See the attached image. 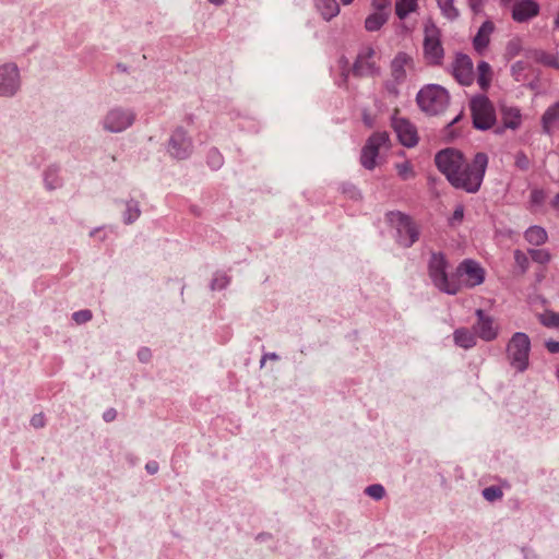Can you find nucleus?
<instances>
[{
  "instance_id": "1",
  "label": "nucleus",
  "mask_w": 559,
  "mask_h": 559,
  "mask_svg": "<svg viewBox=\"0 0 559 559\" xmlns=\"http://www.w3.org/2000/svg\"><path fill=\"white\" fill-rule=\"evenodd\" d=\"M488 164L489 157L485 152H477L469 158L456 147H447L435 155L437 169L453 188L466 193L480 190Z\"/></svg>"
},
{
  "instance_id": "2",
  "label": "nucleus",
  "mask_w": 559,
  "mask_h": 559,
  "mask_svg": "<svg viewBox=\"0 0 559 559\" xmlns=\"http://www.w3.org/2000/svg\"><path fill=\"white\" fill-rule=\"evenodd\" d=\"M448 265L442 252H433L428 263V273L435 286L445 294L455 295L463 287L474 288L486 280V270L476 260H463L452 273H448Z\"/></svg>"
},
{
  "instance_id": "3",
  "label": "nucleus",
  "mask_w": 559,
  "mask_h": 559,
  "mask_svg": "<svg viewBox=\"0 0 559 559\" xmlns=\"http://www.w3.org/2000/svg\"><path fill=\"white\" fill-rule=\"evenodd\" d=\"M453 79L463 86H471L475 81L483 93H487L493 82L495 72L489 62L480 60L476 70L472 58L463 52H456L451 62Z\"/></svg>"
},
{
  "instance_id": "4",
  "label": "nucleus",
  "mask_w": 559,
  "mask_h": 559,
  "mask_svg": "<svg viewBox=\"0 0 559 559\" xmlns=\"http://www.w3.org/2000/svg\"><path fill=\"white\" fill-rule=\"evenodd\" d=\"M513 258L516 274L524 275L531 271L533 282L538 284L546 278L552 254L544 248L528 249L526 252L516 249Z\"/></svg>"
},
{
  "instance_id": "5",
  "label": "nucleus",
  "mask_w": 559,
  "mask_h": 559,
  "mask_svg": "<svg viewBox=\"0 0 559 559\" xmlns=\"http://www.w3.org/2000/svg\"><path fill=\"white\" fill-rule=\"evenodd\" d=\"M423 58L428 67H442L445 59L442 31L431 19L423 26Z\"/></svg>"
},
{
  "instance_id": "6",
  "label": "nucleus",
  "mask_w": 559,
  "mask_h": 559,
  "mask_svg": "<svg viewBox=\"0 0 559 559\" xmlns=\"http://www.w3.org/2000/svg\"><path fill=\"white\" fill-rule=\"evenodd\" d=\"M416 102L425 112L438 115L448 107L450 94L439 84H427L417 93Z\"/></svg>"
},
{
  "instance_id": "7",
  "label": "nucleus",
  "mask_w": 559,
  "mask_h": 559,
  "mask_svg": "<svg viewBox=\"0 0 559 559\" xmlns=\"http://www.w3.org/2000/svg\"><path fill=\"white\" fill-rule=\"evenodd\" d=\"M531 340L525 333H514L506 347V357L516 371L523 372L528 368Z\"/></svg>"
},
{
  "instance_id": "8",
  "label": "nucleus",
  "mask_w": 559,
  "mask_h": 559,
  "mask_svg": "<svg viewBox=\"0 0 559 559\" xmlns=\"http://www.w3.org/2000/svg\"><path fill=\"white\" fill-rule=\"evenodd\" d=\"M469 110L476 129L489 130L496 126L497 115L493 104L485 94H478L471 98Z\"/></svg>"
},
{
  "instance_id": "9",
  "label": "nucleus",
  "mask_w": 559,
  "mask_h": 559,
  "mask_svg": "<svg viewBox=\"0 0 559 559\" xmlns=\"http://www.w3.org/2000/svg\"><path fill=\"white\" fill-rule=\"evenodd\" d=\"M386 219L405 240L406 246H412L419 239V229L411 216L400 211H392L386 214Z\"/></svg>"
},
{
  "instance_id": "10",
  "label": "nucleus",
  "mask_w": 559,
  "mask_h": 559,
  "mask_svg": "<svg viewBox=\"0 0 559 559\" xmlns=\"http://www.w3.org/2000/svg\"><path fill=\"white\" fill-rule=\"evenodd\" d=\"M390 136L386 131L374 132L369 136L361 151L360 162L367 169H373L381 147L388 146Z\"/></svg>"
},
{
  "instance_id": "11",
  "label": "nucleus",
  "mask_w": 559,
  "mask_h": 559,
  "mask_svg": "<svg viewBox=\"0 0 559 559\" xmlns=\"http://www.w3.org/2000/svg\"><path fill=\"white\" fill-rule=\"evenodd\" d=\"M379 70L378 55L372 47H364L353 66V73L357 76L372 75Z\"/></svg>"
},
{
  "instance_id": "12",
  "label": "nucleus",
  "mask_w": 559,
  "mask_h": 559,
  "mask_svg": "<svg viewBox=\"0 0 559 559\" xmlns=\"http://www.w3.org/2000/svg\"><path fill=\"white\" fill-rule=\"evenodd\" d=\"M500 124L497 127V133H503L507 130L516 131L523 124V115L519 107L500 104L499 105Z\"/></svg>"
},
{
  "instance_id": "13",
  "label": "nucleus",
  "mask_w": 559,
  "mask_h": 559,
  "mask_svg": "<svg viewBox=\"0 0 559 559\" xmlns=\"http://www.w3.org/2000/svg\"><path fill=\"white\" fill-rule=\"evenodd\" d=\"M392 127L399 141L404 146L413 147L418 143L419 136L417 129L408 119L395 116L392 120Z\"/></svg>"
},
{
  "instance_id": "14",
  "label": "nucleus",
  "mask_w": 559,
  "mask_h": 559,
  "mask_svg": "<svg viewBox=\"0 0 559 559\" xmlns=\"http://www.w3.org/2000/svg\"><path fill=\"white\" fill-rule=\"evenodd\" d=\"M539 13L540 4L536 0H519L511 8V17L516 23H527Z\"/></svg>"
},
{
  "instance_id": "15",
  "label": "nucleus",
  "mask_w": 559,
  "mask_h": 559,
  "mask_svg": "<svg viewBox=\"0 0 559 559\" xmlns=\"http://www.w3.org/2000/svg\"><path fill=\"white\" fill-rule=\"evenodd\" d=\"M477 322L474 331L477 336L486 342H491L498 337L499 328L495 324L493 319L486 314L484 310H476Z\"/></svg>"
},
{
  "instance_id": "16",
  "label": "nucleus",
  "mask_w": 559,
  "mask_h": 559,
  "mask_svg": "<svg viewBox=\"0 0 559 559\" xmlns=\"http://www.w3.org/2000/svg\"><path fill=\"white\" fill-rule=\"evenodd\" d=\"M20 75L16 66L3 64L0 67V95H12L19 87Z\"/></svg>"
},
{
  "instance_id": "17",
  "label": "nucleus",
  "mask_w": 559,
  "mask_h": 559,
  "mask_svg": "<svg viewBox=\"0 0 559 559\" xmlns=\"http://www.w3.org/2000/svg\"><path fill=\"white\" fill-rule=\"evenodd\" d=\"M495 31L496 25L490 20L485 21L480 25L472 40L473 49L477 55L484 56L487 52L491 41V35L493 34Z\"/></svg>"
},
{
  "instance_id": "18",
  "label": "nucleus",
  "mask_w": 559,
  "mask_h": 559,
  "mask_svg": "<svg viewBox=\"0 0 559 559\" xmlns=\"http://www.w3.org/2000/svg\"><path fill=\"white\" fill-rule=\"evenodd\" d=\"M133 117L122 109L110 110L105 118V127L109 131L120 132L131 126Z\"/></svg>"
},
{
  "instance_id": "19",
  "label": "nucleus",
  "mask_w": 559,
  "mask_h": 559,
  "mask_svg": "<svg viewBox=\"0 0 559 559\" xmlns=\"http://www.w3.org/2000/svg\"><path fill=\"white\" fill-rule=\"evenodd\" d=\"M414 59L406 52H399L392 61V72L396 80L404 79L407 70L414 69Z\"/></svg>"
},
{
  "instance_id": "20",
  "label": "nucleus",
  "mask_w": 559,
  "mask_h": 559,
  "mask_svg": "<svg viewBox=\"0 0 559 559\" xmlns=\"http://www.w3.org/2000/svg\"><path fill=\"white\" fill-rule=\"evenodd\" d=\"M190 146V142L183 131H176L170 138L169 147L173 156L177 158H182L188 148Z\"/></svg>"
},
{
  "instance_id": "21",
  "label": "nucleus",
  "mask_w": 559,
  "mask_h": 559,
  "mask_svg": "<svg viewBox=\"0 0 559 559\" xmlns=\"http://www.w3.org/2000/svg\"><path fill=\"white\" fill-rule=\"evenodd\" d=\"M223 164L224 158L216 147L207 148L201 157V165L210 171H217Z\"/></svg>"
},
{
  "instance_id": "22",
  "label": "nucleus",
  "mask_w": 559,
  "mask_h": 559,
  "mask_svg": "<svg viewBox=\"0 0 559 559\" xmlns=\"http://www.w3.org/2000/svg\"><path fill=\"white\" fill-rule=\"evenodd\" d=\"M419 10V0H394V12L396 17L404 22L406 17Z\"/></svg>"
},
{
  "instance_id": "23",
  "label": "nucleus",
  "mask_w": 559,
  "mask_h": 559,
  "mask_svg": "<svg viewBox=\"0 0 559 559\" xmlns=\"http://www.w3.org/2000/svg\"><path fill=\"white\" fill-rule=\"evenodd\" d=\"M524 239L531 246L540 247L548 241V233L544 227L533 225L524 231Z\"/></svg>"
},
{
  "instance_id": "24",
  "label": "nucleus",
  "mask_w": 559,
  "mask_h": 559,
  "mask_svg": "<svg viewBox=\"0 0 559 559\" xmlns=\"http://www.w3.org/2000/svg\"><path fill=\"white\" fill-rule=\"evenodd\" d=\"M543 128L547 133L559 124V102L547 108L542 117Z\"/></svg>"
},
{
  "instance_id": "25",
  "label": "nucleus",
  "mask_w": 559,
  "mask_h": 559,
  "mask_svg": "<svg viewBox=\"0 0 559 559\" xmlns=\"http://www.w3.org/2000/svg\"><path fill=\"white\" fill-rule=\"evenodd\" d=\"M388 12H372L365 20V28L368 32H377L388 22Z\"/></svg>"
},
{
  "instance_id": "26",
  "label": "nucleus",
  "mask_w": 559,
  "mask_h": 559,
  "mask_svg": "<svg viewBox=\"0 0 559 559\" xmlns=\"http://www.w3.org/2000/svg\"><path fill=\"white\" fill-rule=\"evenodd\" d=\"M316 5L325 20H331L340 12L336 0H316Z\"/></svg>"
},
{
  "instance_id": "27",
  "label": "nucleus",
  "mask_w": 559,
  "mask_h": 559,
  "mask_svg": "<svg viewBox=\"0 0 559 559\" xmlns=\"http://www.w3.org/2000/svg\"><path fill=\"white\" fill-rule=\"evenodd\" d=\"M454 341L456 345L466 349L476 345L475 334L465 328L454 332Z\"/></svg>"
},
{
  "instance_id": "28",
  "label": "nucleus",
  "mask_w": 559,
  "mask_h": 559,
  "mask_svg": "<svg viewBox=\"0 0 559 559\" xmlns=\"http://www.w3.org/2000/svg\"><path fill=\"white\" fill-rule=\"evenodd\" d=\"M548 198L546 190L542 188H533L530 193L528 207L535 212L543 206Z\"/></svg>"
},
{
  "instance_id": "29",
  "label": "nucleus",
  "mask_w": 559,
  "mask_h": 559,
  "mask_svg": "<svg viewBox=\"0 0 559 559\" xmlns=\"http://www.w3.org/2000/svg\"><path fill=\"white\" fill-rule=\"evenodd\" d=\"M538 320L547 329L559 330V312L551 309H546L538 314Z\"/></svg>"
},
{
  "instance_id": "30",
  "label": "nucleus",
  "mask_w": 559,
  "mask_h": 559,
  "mask_svg": "<svg viewBox=\"0 0 559 559\" xmlns=\"http://www.w3.org/2000/svg\"><path fill=\"white\" fill-rule=\"evenodd\" d=\"M535 61L544 67L554 68L559 70V59L556 53L547 51L535 52Z\"/></svg>"
},
{
  "instance_id": "31",
  "label": "nucleus",
  "mask_w": 559,
  "mask_h": 559,
  "mask_svg": "<svg viewBox=\"0 0 559 559\" xmlns=\"http://www.w3.org/2000/svg\"><path fill=\"white\" fill-rule=\"evenodd\" d=\"M395 169L399 178L404 181L414 178L416 175L413 163L407 158H404L401 163H397L395 165Z\"/></svg>"
},
{
  "instance_id": "32",
  "label": "nucleus",
  "mask_w": 559,
  "mask_h": 559,
  "mask_svg": "<svg viewBox=\"0 0 559 559\" xmlns=\"http://www.w3.org/2000/svg\"><path fill=\"white\" fill-rule=\"evenodd\" d=\"M437 4L445 17L454 20L459 16V10L454 5V0H437Z\"/></svg>"
},
{
  "instance_id": "33",
  "label": "nucleus",
  "mask_w": 559,
  "mask_h": 559,
  "mask_svg": "<svg viewBox=\"0 0 559 559\" xmlns=\"http://www.w3.org/2000/svg\"><path fill=\"white\" fill-rule=\"evenodd\" d=\"M45 185L49 190H55L61 186L60 177L55 169H48L45 173Z\"/></svg>"
},
{
  "instance_id": "34",
  "label": "nucleus",
  "mask_w": 559,
  "mask_h": 559,
  "mask_svg": "<svg viewBox=\"0 0 559 559\" xmlns=\"http://www.w3.org/2000/svg\"><path fill=\"white\" fill-rule=\"evenodd\" d=\"M229 276H227L225 273H217L212 280L211 288L213 290H223L229 285Z\"/></svg>"
},
{
  "instance_id": "35",
  "label": "nucleus",
  "mask_w": 559,
  "mask_h": 559,
  "mask_svg": "<svg viewBox=\"0 0 559 559\" xmlns=\"http://www.w3.org/2000/svg\"><path fill=\"white\" fill-rule=\"evenodd\" d=\"M502 495V488L499 486L487 487L483 490L484 498L489 502H493L500 499Z\"/></svg>"
},
{
  "instance_id": "36",
  "label": "nucleus",
  "mask_w": 559,
  "mask_h": 559,
  "mask_svg": "<svg viewBox=\"0 0 559 559\" xmlns=\"http://www.w3.org/2000/svg\"><path fill=\"white\" fill-rule=\"evenodd\" d=\"M365 492L374 500H380L385 496V489L380 484H373L365 489Z\"/></svg>"
},
{
  "instance_id": "37",
  "label": "nucleus",
  "mask_w": 559,
  "mask_h": 559,
  "mask_svg": "<svg viewBox=\"0 0 559 559\" xmlns=\"http://www.w3.org/2000/svg\"><path fill=\"white\" fill-rule=\"evenodd\" d=\"M464 219V206L462 204L457 205L452 214V216L449 218V224L451 226H457L460 225Z\"/></svg>"
},
{
  "instance_id": "38",
  "label": "nucleus",
  "mask_w": 559,
  "mask_h": 559,
  "mask_svg": "<svg viewBox=\"0 0 559 559\" xmlns=\"http://www.w3.org/2000/svg\"><path fill=\"white\" fill-rule=\"evenodd\" d=\"M92 312L87 309L80 310L73 313V320L76 324H83L92 319Z\"/></svg>"
},
{
  "instance_id": "39",
  "label": "nucleus",
  "mask_w": 559,
  "mask_h": 559,
  "mask_svg": "<svg viewBox=\"0 0 559 559\" xmlns=\"http://www.w3.org/2000/svg\"><path fill=\"white\" fill-rule=\"evenodd\" d=\"M374 12H386L391 5V0H371Z\"/></svg>"
},
{
  "instance_id": "40",
  "label": "nucleus",
  "mask_w": 559,
  "mask_h": 559,
  "mask_svg": "<svg viewBox=\"0 0 559 559\" xmlns=\"http://www.w3.org/2000/svg\"><path fill=\"white\" fill-rule=\"evenodd\" d=\"M46 424V417L43 413L36 414L31 419V425L36 428H43Z\"/></svg>"
},
{
  "instance_id": "41",
  "label": "nucleus",
  "mask_w": 559,
  "mask_h": 559,
  "mask_svg": "<svg viewBox=\"0 0 559 559\" xmlns=\"http://www.w3.org/2000/svg\"><path fill=\"white\" fill-rule=\"evenodd\" d=\"M140 216V210L136 205H129L127 209V222L131 223Z\"/></svg>"
},
{
  "instance_id": "42",
  "label": "nucleus",
  "mask_w": 559,
  "mask_h": 559,
  "mask_svg": "<svg viewBox=\"0 0 559 559\" xmlns=\"http://www.w3.org/2000/svg\"><path fill=\"white\" fill-rule=\"evenodd\" d=\"M471 10L474 13H480L483 11L485 0H467Z\"/></svg>"
},
{
  "instance_id": "43",
  "label": "nucleus",
  "mask_w": 559,
  "mask_h": 559,
  "mask_svg": "<svg viewBox=\"0 0 559 559\" xmlns=\"http://www.w3.org/2000/svg\"><path fill=\"white\" fill-rule=\"evenodd\" d=\"M545 346H546L547 350L551 354L559 353V342L558 341H554V340L547 341Z\"/></svg>"
},
{
  "instance_id": "44",
  "label": "nucleus",
  "mask_w": 559,
  "mask_h": 559,
  "mask_svg": "<svg viewBox=\"0 0 559 559\" xmlns=\"http://www.w3.org/2000/svg\"><path fill=\"white\" fill-rule=\"evenodd\" d=\"M138 356L141 361L147 362L152 358V353L148 348H142L141 350H139Z\"/></svg>"
},
{
  "instance_id": "45",
  "label": "nucleus",
  "mask_w": 559,
  "mask_h": 559,
  "mask_svg": "<svg viewBox=\"0 0 559 559\" xmlns=\"http://www.w3.org/2000/svg\"><path fill=\"white\" fill-rule=\"evenodd\" d=\"M103 417L106 421H112L117 417V412L112 408L108 409L104 413Z\"/></svg>"
},
{
  "instance_id": "46",
  "label": "nucleus",
  "mask_w": 559,
  "mask_h": 559,
  "mask_svg": "<svg viewBox=\"0 0 559 559\" xmlns=\"http://www.w3.org/2000/svg\"><path fill=\"white\" fill-rule=\"evenodd\" d=\"M146 469L151 473V474H154L158 471V464L156 462H150L146 464Z\"/></svg>"
},
{
  "instance_id": "47",
  "label": "nucleus",
  "mask_w": 559,
  "mask_h": 559,
  "mask_svg": "<svg viewBox=\"0 0 559 559\" xmlns=\"http://www.w3.org/2000/svg\"><path fill=\"white\" fill-rule=\"evenodd\" d=\"M401 31L403 35H411L413 33V28L406 26L404 23L401 25Z\"/></svg>"
},
{
  "instance_id": "48",
  "label": "nucleus",
  "mask_w": 559,
  "mask_h": 559,
  "mask_svg": "<svg viewBox=\"0 0 559 559\" xmlns=\"http://www.w3.org/2000/svg\"><path fill=\"white\" fill-rule=\"evenodd\" d=\"M267 359L275 360V359H277V356L275 354H266V355L263 356V358L261 360V364L264 365V362Z\"/></svg>"
},
{
  "instance_id": "49",
  "label": "nucleus",
  "mask_w": 559,
  "mask_h": 559,
  "mask_svg": "<svg viewBox=\"0 0 559 559\" xmlns=\"http://www.w3.org/2000/svg\"><path fill=\"white\" fill-rule=\"evenodd\" d=\"M554 207H556L559 211V193L556 195L555 200L552 201Z\"/></svg>"
},
{
  "instance_id": "50",
  "label": "nucleus",
  "mask_w": 559,
  "mask_h": 559,
  "mask_svg": "<svg viewBox=\"0 0 559 559\" xmlns=\"http://www.w3.org/2000/svg\"><path fill=\"white\" fill-rule=\"evenodd\" d=\"M269 538H271V536L269 534H266V533L260 534L258 536V539H269Z\"/></svg>"
},
{
  "instance_id": "51",
  "label": "nucleus",
  "mask_w": 559,
  "mask_h": 559,
  "mask_svg": "<svg viewBox=\"0 0 559 559\" xmlns=\"http://www.w3.org/2000/svg\"><path fill=\"white\" fill-rule=\"evenodd\" d=\"M214 4H222L224 0H210Z\"/></svg>"
},
{
  "instance_id": "52",
  "label": "nucleus",
  "mask_w": 559,
  "mask_h": 559,
  "mask_svg": "<svg viewBox=\"0 0 559 559\" xmlns=\"http://www.w3.org/2000/svg\"><path fill=\"white\" fill-rule=\"evenodd\" d=\"M343 4H350L354 0H341Z\"/></svg>"
},
{
  "instance_id": "53",
  "label": "nucleus",
  "mask_w": 559,
  "mask_h": 559,
  "mask_svg": "<svg viewBox=\"0 0 559 559\" xmlns=\"http://www.w3.org/2000/svg\"><path fill=\"white\" fill-rule=\"evenodd\" d=\"M555 24L559 28V12H558V15H557V17L555 20Z\"/></svg>"
},
{
  "instance_id": "54",
  "label": "nucleus",
  "mask_w": 559,
  "mask_h": 559,
  "mask_svg": "<svg viewBox=\"0 0 559 559\" xmlns=\"http://www.w3.org/2000/svg\"><path fill=\"white\" fill-rule=\"evenodd\" d=\"M558 378H559V372L557 373Z\"/></svg>"
}]
</instances>
